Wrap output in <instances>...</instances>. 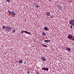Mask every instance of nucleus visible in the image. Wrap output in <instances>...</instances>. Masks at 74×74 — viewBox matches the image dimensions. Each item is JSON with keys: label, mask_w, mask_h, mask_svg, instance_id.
Returning a JSON list of instances; mask_svg holds the SVG:
<instances>
[{"label": "nucleus", "mask_w": 74, "mask_h": 74, "mask_svg": "<svg viewBox=\"0 0 74 74\" xmlns=\"http://www.w3.org/2000/svg\"><path fill=\"white\" fill-rule=\"evenodd\" d=\"M69 24L71 25H73V24H74V19L73 20H70V21L69 22Z\"/></svg>", "instance_id": "7ed1b4c3"}, {"label": "nucleus", "mask_w": 74, "mask_h": 74, "mask_svg": "<svg viewBox=\"0 0 74 74\" xmlns=\"http://www.w3.org/2000/svg\"><path fill=\"white\" fill-rule=\"evenodd\" d=\"M45 47H47V45H45Z\"/></svg>", "instance_id": "bb28decb"}, {"label": "nucleus", "mask_w": 74, "mask_h": 74, "mask_svg": "<svg viewBox=\"0 0 74 74\" xmlns=\"http://www.w3.org/2000/svg\"><path fill=\"white\" fill-rule=\"evenodd\" d=\"M47 42H50L51 41V40H47Z\"/></svg>", "instance_id": "a211bd4d"}, {"label": "nucleus", "mask_w": 74, "mask_h": 74, "mask_svg": "<svg viewBox=\"0 0 74 74\" xmlns=\"http://www.w3.org/2000/svg\"><path fill=\"white\" fill-rule=\"evenodd\" d=\"M61 59H62H62H63L61 58Z\"/></svg>", "instance_id": "2f4dec72"}, {"label": "nucleus", "mask_w": 74, "mask_h": 74, "mask_svg": "<svg viewBox=\"0 0 74 74\" xmlns=\"http://www.w3.org/2000/svg\"><path fill=\"white\" fill-rule=\"evenodd\" d=\"M22 62H23V61L22 60H20L19 61V63H22Z\"/></svg>", "instance_id": "f8f14e48"}, {"label": "nucleus", "mask_w": 74, "mask_h": 74, "mask_svg": "<svg viewBox=\"0 0 74 74\" xmlns=\"http://www.w3.org/2000/svg\"><path fill=\"white\" fill-rule=\"evenodd\" d=\"M11 13L12 15H14V16H15V12H14V11L12 10V12Z\"/></svg>", "instance_id": "423d86ee"}, {"label": "nucleus", "mask_w": 74, "mask_h": 74, "mask_svg": "<svg viewBox=\"0 0 74 74\" xmlns=\"http://www.w3.org/2000/svg\"><path fill=\"white\" fill-rule=\"evenodd\" d=\"M73 26L74 27V24H73Z\"/></svg>", "instance_id": "7c9ffc66"}, {"label": "nucleus", "mask_w": 74, "mask_h": 74, "mask_svg": "<svg viewBox=\"0 0 74 74\" xmlns=\"http://www.w3.org/2000/svg\"><path fill=\"white\" fill-rule=\"evenodd\" d=\"M35 74H39V73L38 72H36V73Z\"/></svg>", "instance_id": "5701e85b"}, {"label": "nucleus", "mask_w": 74, "mask_h": 74, "mask_svg": "<svg viewBox=\"0 0 74 74\" xmlns=\"http://www.w3.org/2000/svg\"><path fill=\"white\" fill-rule=\"evenodd\" d=\"M45 42H47V40H45L44 41Z\"/></svg>", "instance_id": "4be33fe9"}, {"label": "nucleus", "mask_w": 74, "mask_h": 74, "mask_svg": "<svg viewBox=\"0 0 74 74\" xmlns=\"http://www.w3.org/2000/svg\"><path fill=\"white\" fill-rule=\"evenodd\" d=\"M66 51H69V52H70V51H71V49H70V48H66Z\"/></svg>", "instance_id": "0eeeda50"}, {"label": "nucleus", "mask_w": 74, "mask_h": 74, "mask_svg": "<svg viewBox=\"0 0 74 74\" xmlns=\"http://www.w3.org/2000/svg\"><path fill=\"white\" fill-rule=\"evenodd\" d=\"M11 28L10 26H7L5 28L7 32H10V30H11Z\"/></svg>", "instance_id": "f257e3e1"}, {"label": "nucleus", "mask_w": 74, "mask_h": 74, "mask_svg": "<svg viewBox=\"0 0 74 74\" xmlns=\"http://www.w3.org/2000/svg\"><path fill=\"white\" fill-rule=\"evenodd\" d=\"M50 17L51 18H53V15H52V16H50Z\"/></svg>", "instance_id": "393cba45"}, {"label": "nucleus", "mask_w": 74, "mask_h": 74, "mask_svg": "<svg viewBox=\"0 0 74 74\" xmlns=\"http://www.w3.org/2000/svg\"><path fill=\"white\" fill-rule=\"evenodd\" d=\"M42 59V60H45V57L42 56V57H41Z\"/></svg>", "instance_id": "9b49d317"}, {"label": "nucleus", "mask_w": 74, "mask_h": 74, "mask_svg": "<svg viewBox=\"0 0 74 74\" xmlns=\"http://www.w3.org/2000/svg\"><path fill=\"white\" fill-rule=\"evenodd\" d=\"M5 26H3L2 27V29H5Z\"/></svg>", "instance_id": "aec40b11"}, {"label": "nucleus", "mask_w": 74, "mask_h": 74, "mask_svg": "<svg viewBox=\"0 0 74 74\" xmlns=\"http://www.w3.org/2000/svg\"><path fill=\"white\" fill-rule=\"evenodd\" d=\"M49 1H51V0H48Z\"/></svg>", "instance_id": "c756f323"}, {"label": "nucleus", "mask_w": 74, "mask_h": 74, "mask_svg": "<svg viewBox=\"0 0 74 74\" xmlns=\"http://www.w3.org/2000/svg\"><path fill=\"white\" fill-rule=\"evenodd\" d=\"M72 40H73V41H74V38H73V39H72Z\"/></svg>", "instance_id": "cd10ccee"}, {"label": "nucleus", "mask_w": 74, "mask_h": 74, "mask_svg": "<svg viewBox=\"0 0 74 74\" xmlns=\"http://www.w3.org/2000/svg\"><path fill=\"white\" fill-rule=\"evenodd\" d=\"M70 27H71V29H73V27L72 26V25H71L70 26Z\"/></svg>", "instance_id": "412c9836"}, {"label": "nucleus", "mask_w": 74, "mask_h": 74, "mask_svg": "<svg viewBox=\"0 0 74 74\" xmlns=\"http://www.w3.org/2000/svg\"><path fill=\"white\" fill-rule=\"evenodd\" d=\"M25 21H26V19H25Z\"/></svg>", "instance_id": "c85d7f7f"}, {"label": "nucleus", "mask_w": 74, "mask_h": 74, "mask_svg": "<svg viewBox=\"0 0 74 74\" xmlns=\"http://www.w3.org/2000/svg\"><path fill=\"white\" fill-rule=\"evenodd\" d=\"M44 29L45 30H48H48H49V29H48V27H45L44 28Z\"/></svg>", "instance_id": "6e6552de"}, {"label": "nucleus", "mask_w": 74, "mask_h": 74, "mask_svg": "<svg viewBox=\"0 0 74 74\" xmlns=\"http://www.w3.org/2000/svg\"><path fill=\"white\" fill-rule=\"evenodd\" d=\"M6 1L7 2H10V0H6Z\"/></svg>", "instance_id": "6ab92c4d"}, {"label": "nucleus", "mask_w": 74, "mask_h": 74, "mask_svg": "<svg viewBox=\"0 0 74 74\" xmlns=\"http://www.w3.org/2000/svg\"><path fill=\"white\" fill-rule=\"evenodd\" d=\"M25 33H27V34H29L30 35H31V34H30V33H29V32H27V31H25Z\"/></svg>", "instance_id": "1a4fd4ad"}, {"label": "nucleus", "mask_w": 74, "mask_h": 74, "mask_svg": "<svg viewBox=\"0 0 74 74\" xmlns=\"http://www.w3.org/2000/svg\"><path fill=\"white\" fill-rule=\"evenodd\" d=\"M27 74H30V72H29V71H27Z\"/></svg>", "instance_id": "a878e982"}, {"label": "nucleus", "mask_w": 74, "mask_h": 74, "mask_svg": "<svg viewBox=\"0 0 74 74\" xmlns=\"http://www.w3.org/2000/svg\"><path fill=\"white\" fill-rule=\"evenodd\" d=\"M46 15L47 16H50V12H46Z\"/></svg>", "instance_id": "39448f33"}, {"label": "nucleus", "mask_w": 74, "mask_h": 74, "mask_svg": "<svg viewBox=\"0 0 74 74\" xmlns=\"http://www.w3.org/2000/svg\"><path fill=\"white\" fill-rule=\"evenodd\" d=\"M59 8H60V10H62V8H63V7L62 6L60 5Z\"/></svg>", "instance_id": "4468645a"}, {"label": "nucleus", "mask_w": 74, "mask_h": 74, "mask_svg": "<svg viewBox=\"0 0 74 74\" xmlns=\"http://www.w3.org/2000/svg\"><path fill=\"white\" fill-rule=\"evenodd\" d=\"M8 13H9V14H11V13H12V12H11V11H10L9 10H8Z\"/></svg>", "instance_id": "ddd939ff"}, {"label": "nucleus", "mask_w": 74, "mask_h": 74, "mask_svg": "<svg viewBox=\"0 0 74 74\" xmlns=\"http://www.w3.org/2000/svg\"><path fill=\"white\" fill-rule=\"evenodd\" d=\"M34 5H35V7H37V8H38V5L37 4V3H34Z\"/></svg>", "instance_id": "9d476101"}, {"label": "nucleus", "mask_w": 74, "mask_h": 74, "mask_svg": "<svg viewBox=\"0 0 74 74\" xmlns=\"http://www.w3.org/2000/svg\"><path fill=\"white\" fill-rule=\"evenodd\" d=\"M42 34L43 36H45V33L44 32H42Z\"/></svg>", "instance_id": "2eb2a0df"}, {"label": "nucleus", "mask_w": 74, "mask_h": 74, "mask_svg": "<svg viewBox=\"0 0 74 74\" xmlns=\"http://www.w3.org/2000/svg\"><path fill=\"white\" fill-rule=\"evenodd\" d=\"M42 46L43 47H45V45L42 44Z\"/></svg>", "instance_id": "b1692460"}, {"label": "nucleus", "mask_w": 74, "mask_h": 74, "mask_svg": "<svg viewBox=\"0 0 74 74\" xmlns=\"http://www.w3.org/2000/svg\"><path fill=\"white\" fill-rule=\"evenodd\" d=\"M68 39H71L73 38V37L72 36V35L69 34L67 37Z\"/></svg>", "instance_id": "20e7f679"}, {"label": "nucleus", "mask_w": 74, "mask_h": 74, "mask_svg": "<svg viewBox=\"0 0 74 74\" xmlns=\"http://www.w3.org/2000/svg\"><path fill=\"white\" fill-rule=\"evenodd\" d=\"M42 70H44L45 71H48L49 70V69L48 68H46L45 67H42Z\"/></svg>", "instance_id": "f03ea898"}, {"label": "nucleus", "mask_w": 74, "mask_h": 74, "mask_svg": "<svg viewBox=\"0 0 74 74\" xmlns=\"http://www.w3.org/2000/svg\"><path fill=\"white\" fill-rule=\"evenodd\" d=\"M25 32H26V31H25V30H23L21 32V33H22V34H23V32H24V33H25Z\"/></svg>", "instance_id": "f3484780"}, {"label": "nucleus", "mask_w": 74, "mask_h": 74, "mask_svg": "<svg viewBox=\"0 0 74 74\" xmlns=\"http://www.w3.org/2000/svg\"><path fill=\"white\" fill-rule=\"evenodd\" d=\"M15 29H13L12 30V33H15Z\"/></svg>", "instance_id": "dca6fc26"}]
</instances>
